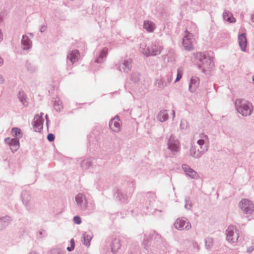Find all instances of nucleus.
Listing matches in <instances>:
<instances>
[{
	"mask_svg": "<svg viewBox=\"0 0 254 254\" xmlns=\"http://www.w3.org/2000/svg\"><path fill=\"white\" fill-rule=\"evenodd\" d=\"M234 104L237 112L243 117L250 116L253 112V106L248 100L237 99L235 100Z\"/></svg>",
	"mask_w": 254,
	"mask_h": 254,
	"instance_id": "nucleus-1",
	"label": "nucleus"
},
{
	"mask_svg": "<svg viewBox=\"0 0 254 254\" xmlns=\"http://www.w3.org/2000/svg\"><path fill=\"white\" fill-rule=\"evenodd\" d=\"M196 59L197 60L196 64L198 68L203 72H205L206 70L211 68L213 65L212 59L206 53H197L196 55Z\"/></svg>",
	"mask_w": 254,
	"mask_h": 254,
	"instance_id": "nucleus-2",
	"label": "nucleus"
},
{
	"mask_svg": "<svg viewBox=\"0 0 254 254\" xmlns=\"http://www.w3.org/2000/svg\"><path fill=\"white\" fill-rule=\"evenodd\" d=\"M163 49L162 42L159 41H155L146 49L141 47V51L144 55L148 57L149 56H156L160 54Z\"/></svg>",
	"mask_w": 254,
	"mask_h": 254,
	"instance_id": "nucleus-3",
	"label": "nucleus"
},
{
	"mask_svg": "<svg viewBox=\"0 0 254 254\" xmlns=\"http://www.w3.org/2000/svg\"><path fill=\"white\" fill-rule=\"evenodd\" d=\"M21 200L26 209L31 211L34 208V202L30 192L27 190H23L21 194Z\"/></svg>",
	"mask_w": 254,
	"mask_h": 254,
	"instance_id": "nucleus-4",
	"label": "nucleus"
},
{
	"mask_svg": "<svg viewBox=\"0 0 254 254\" xmlns=\"http://www.w3.org/2000/svg\"><path fill=\"white\" fill-rule=\"evenodd\" d=\"M168 149L173 154H175L180 150V143L176 137L171 134L167 141Z\"/></svg>",
	"mask_w": 254,
	"mask_h": 254,
	"instance_id": "nucleus-5",
	"label": "nucleus"
},
{
	"mask_svg": "<svg viewBox=\"0 0 254 254\" xmlns=\"http://www.w3.org/2000/svg\"><path fill=\"white\" fill-rule=\"evenodd\" d=\"M185 35L183 39V46L186 51H190L193 50L192 44L194 41L193 35L187 30L185 32Z\"/></svg>",
	"mask_w": 254,
	"mask_h": 254,
	"instance_id": "nucleus-6",
	"label": "nucleus"
},
{
	"mask_svg": "<svg viewBox=\"0 0 254 254\" xmlns=\"http://www.w3.org/2000/svg\"><path fill=\"white\" fill-rule=\"evenodd\" d=\"M175 228L178 230H189L191 228V224L186 217L178 218L174 223Z\"/></svg>",
	"mask_w": 254,
	"mask_h": 254,
	"instance_id": "nucleus-7",
	"label": "nucleus"
},
{
	"mask_svg": "<svg viewBox=\"0 0 254 254\" xmlns=\"http://www.w3.org/2000/svg\"><path fill=\"white\" fill-rule=\"evenodd\" d=\"M132 60L129 58H126L122 60L120 63L117 65V68L122 72L128 73L131 69Z\"/></svg>",
	"mask_w": 254,
	"mask_h": 254,
	"instance_id": "nucleus-8",
	"label": "nucleus"
},
{
	"mask_svg": "<svg viewBox=\"0 0 254 254\" xmlns=\"http://www.w3.org/2000/svg\"><path fill=\"white\" fill-rule=\"evenodd\" d=\"M75 200L79 209L85 211L88 207V201L85 196L81 193L77 194L75 197Z\"/></svg>",
	"mask_w": 254,
	"mask_h": 254,
	"instance_id": "nucleus-9",
	"label": "nucleus"
},
{
	"mask_svg": "<svg viewBox=\"0 0 254 254\" xmlns=\"http://www.w3.org/2000/svg\"><path fill=\"white\" fill-rule=\"evenodd\" d=\"M240 207L242 210L246 214H251L254 210V205L252 201L243 199L240 202Z\"/></svg>",
	"mask_w": 254,
	"mask_h": 254,
	"instance_id": "nucleus-10",
	"label": "nucleus"
},
{
	"mask_svg": "<svg viewBox=\"0 0 254 254\" xmlns=\"http://www.w3.org/2000/svg\"><path fill=\"white\" fill-rule=\"evenodd\" d=\"M43 114H41V116L36 115L34 118L32 122V125L34 129L36 132H40L43 129V122L44 120L42 119V116Z\"/></svg>",
	"mask_w": 254,
	"mask_h": 254,
	"instance_id": "nucleus-11",
	"label": "nucleus"
},
{
	"mask_svg": "<svg viewBox=\"0 0 254 254\" xmlns=\"http://www.w3.org/2000/svg\"><path fill=\"white\" fill-rule=\"evenodd\" d=\"M110 128L114 132H118L121 129V122L119 116H116L109 122Z\"/></svg>",
	"mask_w": 254,
	"mask_h": 254,
	"instance_id": "nucleus-12",
	"label": "nucleus"
},
{
	"mask_svg": "<svg viewBox=\"0 0 254 254\" xmlns=\"http://www.w3.org/2000/svg\"><path fill=\"white\" fill-rule=\"evenodd\" d=\"M182 169L185 172L186 174L190 178L193 179H198L199 177L198 174L191 168L188 165L184 164L182 166Z\"/></svg>",
	"mask_w": 254,
	"mask_h": 254,
	"instance_id": "nucleus-13",
	"label": "nucleus"
},
{
	"mask_svg": "<svg viewBox=\"0 0 254 254\" xmlns=\"http://www.w3.org/2000/svg\"><path fill=\"white\" fill-rule=\"evenodd\" d=\"M4 141L10 146L12 152L17 151L19 147V142L17 138L7 137L4 139Z\"/></svg>",
	"mask_w": 254,
	"mask_h": 254,
	"instance_id": "nucleus-14",
	"label": "nucleus"
},
{
	"mask_svg": "<svg viewBox=\"0 0 254 254\" xmlns=\"http://www.w3.org/2000/svg\"><path fill=\"white\" fill-rule=\"evenodd\" d=\"M238 40L239 45L243 52H246L248 42L246 33H242L238 35Z\"/></svg>",
	"mask_w": 254,
	"mask_h": 254,
	"instance_id": "nucleus-15",
	"label": "nucleus"
},
{
	"mask_svg": "<svg viewBox=\"0 0 254 254\" xmlns=\"http://www.w3.org/2000/svg\"><path fill=\"white\" fill-rule=\"evenodd\" d=\"M21 48L23 51H28L32 48V41L26 35L22 36L21 41Z\"/></svg>",
	"mask_w": 254,
	"mask_h": 254,
	"instance_id": "nucleus-16",
	"label": "nucleus"
},
{
	"mask_svg": "<svg viewBox=\"0 0 254 254\" xmlns=\"http://www.w3.org/2000/svg\"><path fill=\"white\" fill-rule=\"evenodd\" d=\"M207 150V147L204 148L203 150H196L195 147L191 146L190 150V155L193 157L194 158H200L203 154Z\"/></svg>",
	"mask_w": 254,
	"mask_h": 254,
	"instance_id": "nucleus-17",
	"label": "nucleus"
},
{
	"mask_svg": "<svg viewBox=\"0 0 254 254\" xmlns=\"http://www.w3.org/2000/svg\"><path fill=\"white\" fill-rule=\"evenodd\" d=\"M199 85V79L196 76H192L190 79L189 84V91L191 92H194Z\"/></svg>",
	"mask_w": 254,
	"mask_h": 254,
	"instance_id": "nucleus-18",
	"label": "nucleus"
},
{
	"mask_svg": "<svg viewBox=\"0 0 254 254\" xmlns=\"http://www.w3.org/2000/svg\"><path fill=\"white\" fill-rule=\"evenodd\" d=\"M12 219L9 216L5 215L0 217V231L5 229L11 222Z\"/></svg>",
	"mask_w": 254,
	"mask_h": 254,
	"instance_id": "nucleus-19",
	"label": "nucleus"
},
{
	"mask_svg": "<svg viewBox=\"0 0 254 254\" xmlns=\"http://www.w3.org/2000/svg\"><path fill=\"white\" fill-rule=\"evenodd\" d=\"M80 54L77 50L71 51L67 56V59L73 64L79 59Z\"/></svg>",
	"mask_w": 254,
	"mask_h": 254,
	"instance_id": "nucleus-20",
	"label": "nucleus"
},
{
	"mask_svg": "<svg viewBox=\"0 0 254 254\" xmlns=\"http://www.w3.org/2000/svg\"><path fill=\"white\" fill-rule=\"evenodd\" d=\"M236 234L237 238H239L240 236L238 233V230L236 226L234 225L229 226L226 230V235L227 237H232L234 236Z\"/></svg>",
	"mask_w": 254,
	"mask_h": 254,
	"instance_id": "nucleus-21",
	"label": "nucleus"
},
{
	"mask_svg": "<svg viewBox=\"0 0 254 254\" xmlns=\"http://www.w3.org/2000/svg\"><path fill=\"white\" fill-rule=\"evenodd\" d=\"M116 197L118 199L123 203H127L128 198L130 196V194L127 195L126 193L123 192L120 190H117L116 192Z\"/></svg>",
	"mask_w": 254,
	"mask_h": 254,
	"instance_id": "nucleus-22",
	"label": "nucleus"
},
{
	"mask_svg": "<svg viewBox=\"0 0 254 254\" xmlns=\"http://www.w3.org/2000/svg\"><path fill=\"white\" fill-rule=\"evenodd\" d=\"M108 54V48L105 47L103 48L100 52L99 55L97 56L95 62L97 63H102L106 59Z\"/></svg>",
	"mask_w": 254,
	"mask_h": 254,
	"instance_id": "nucleus-23",
	"label": "nucleus"
},
{
	"mask_svg": "<svg viewBox=\"0 0 254 254\" xmlns=\"http://www.w3.org/2000/svg\"><path fill=\"white\" fill-rule=\"evenodd\" d=\"M155 27V24L153 22L149 20L144 21L143 28L148 32H153Z\"/></svg>",
	"mask_w": 254,
	"mask_h": 254,
	"instance_id": "nucleus-24",
	"label": "nucleus"
},
{
	"mask_svg": "<svg viewBox=\"0 0 254 254\" xmlns=\"http://www.w3.org/2000/svg\"><path fill=\"white\" fill-rule=\"evenodd\" d=\"M155 85L160 89H163L168 86L165 81V79H164V78L161 76L159 77L156 80Z\"/></svg>",
	"mask_w": 254,
	"mask_h": 254,
	"instance_id": "nucleus-25",
	"label": "nucleus"
},
{
	"mask_svg": "<svg viewBox=\"0 0 254 254\" xmlns=\"http://www.w3.org/2000/svg\"><path fill=\"white\" fill-rule=\"evenodd\" d=\"M92 165L91 158H88L82 160L80 163V167L83 170H86L90 168Z\"/></svg>",
	"mask_w": 254,
	"mask_h": 254,
	"instance_id": "nucleus-26",
	"label": "nucleus"
},
{
	"mask_svg": "<svg viewBox=\"0 0 254 254\" xmlns=\"http://www.w3.org/2000/svg\"><path fill=\"white\" fill-rule=\"evenodd\" d=\"M223 17L225 20L230 23L235 22V19L233 17L232 13L228 10H224L223 13Z\"/></svg>",
	"mask_w": 254,
	"mask_h": 254,
	"instance_id": "nucleus-27",
	"label": "nucleus"
},
{
	"mask_svg": "<svg viewBox=\"0 0 254 254\" xmlns=\"http://www.w3.org/2000/svg\"><path fill=\"white\" fill-rule=\"evenodd\" d=\"M157 119L159 121L161 122H165L168 120V115L167 113L166 110L160 111L157 116Z\"/></svg>",
	"mask_w": 254,
	"mask_h": 254,
	"instance_id": "nucleus-28",
	"label": "nucleus"
},
{
	"mask_svg": "<svg viewBox=\"0 0 254 254\" xmlns=\"http://www.w3.org/2000/svg\"><path fill=\"white\" fill-rule=\"evenodd\" d=\"M18 98L20 102L24 106L28 105V102L26 97V95L23 91H19L18 94Z\"/></svg>",
	"mask_w": 254,
	"mask_h": 254,
	"instance_id": "nucleus-29",
	"label": "nucleus"
},
{
	"mask_svg": "<svg viewBox=\"0 0 254 254\" xmlns=\"http://www.w3.org/2000/svg\"><path fill=\"white\" fill-rule=\"evenodd\" d=\"M54 107L57 111L60 112L63 109L62 101L58 98H56L54 101Z\"/></svg>",
	"mask_w": 254,
	"mask_h": 254,
	"instance_id": "nucleus-30",
	"label": "nucleus"
},
{
	"mask_svg": "<svg viewBox=\"0 0 254 254\" xmlns=\"http://www.w3.org/2000/svg\"><path fill=\"white\" fill-rule=\"evenodd\" d=\"M12 135L16 137V138H21L22 137V133L20 128L18 127H13L11 130Z\"/></svg>",
	"mask_w": 254,
	"mask_h": 254,
	"instance_id": "nucleus-31",
	"label": "nucleus"
},
{
	"mask_svg": "<svg viewBox=\"0 0 254 254\" xmlns=\"http://www.w3.org/2000/svg\"><path fill=\"white\" fill-rule=\"evenodd\" d=\"M140 74L139 72H134L132 73L130 76L131 80L134 83H137L139 81Z\"/></svg>",
	"mask_w": 254,
	"mask_h": 254,
	"instance_id": "nucleus-32",
	"label": "nucleus"
},
{
	"mask_svg": "<svg viewBox=\"0 0 254 254\" xmlns=\"http://www.w3.org/2000/svg\"><path fill=\"white\" fill-rule=\"evenodd\" d=\"M185 207L187 210H190L192 207V203L190 197H186Z\"/></svg>",
	"mask_w": 254,
	"mask_h": 254,
	"instance_id": "nucleus-33",
	"label": "nucleus"
},
{
	"mask_svg": "<svg viewBox=\"0 0 254 254\" xmlns=\"http://www.w3.org/2000/svg\"><path fill=\"white\" fill-rule=\"evenodd\" d=\"M26 66L28 71L33 72L36 71V68L30 63L27 62L26 63Z\"/></svg>",
	"mask_w": 254,
	"mask_h": 254,
	"instance_id": "nucleus-34",
	"label": "nucleus"
},
{
	"mask_svg": "<svg viewBox=\"0 0 254 254\" xmlns=\"http://www.w3.org/2000/svg\"><path fill=\"white\" fill-rule=\"evenodd\" d=\"M163 78H164V79H165V81L166 84H167V85H168L171 83V82L172 81V79H173L172 73H169L165 77H164Z\"/></svg>",
	"mask_w": 254,
	"mask_h": 254,
	"instance_id": "nucleus-35",
	"label": "nucleus"
},
{
	"mask_svg": "<svg viewBox=\"0 0 254 254\" xmlns=\"http://www.w3.org/2000/svg\"><path fill=\"white\" fill-rule=\"evenodd\" d=\"M183 75V70L181 68H179L177 70V75L175 82H177L179 81L182 77Z\"/></svg>",
	"mask_w": 254,
	"mask_h": 254,
	"instance_id": "nucleus-36",
	"label": "nucleus"
},
{
	"mask_svg": "<svg viewBox=\"0 0 254 254\" xmlns=\"http://www.w3.org/2000/svg\"><path fill=\"white\" fill-rule=\"evenodd\" d=\"M189 124L186 120H182L180 124V127L181 129H187L189 127Z\"/></svg>",
	"mask_w": 254,
	"mask_h": 254,
	"instance_id": "nucleus-37",
	"label": "nucleus"
},
{
	"mask_svg": "<svg viewBox=\"0 0 254 254\" xmlns=\"http://www.w3.org/2000/svg\"><path fill=\"white\" fill-rule=\"evenodd\" d=\"M93 234L92 232L89 230L87 232H85L82 237V238H93Z\"/></svg>",
	"mask_w": 254,
	"mask_h": 254,
	"instance_id": "nucleus-38",
	"label": "nucleus"
},
{
	"mask_svg": "<svg viewBox=\"0 0 254 254\" xmlns=\"http://www.w3.org/2000/svg\"><path fill=\"white\" fill-rule=\"evenodd\" d=\"M160 237V235L156 233L155 231H151L150 232L149 238H157Z\"/></svg>",
	"mask_w": 254,
	"mask_h": 254,
	"instance_id": "nucleus-39",
	"label": "nucleus"
},
{
	"mask_svg": "<svg viewBox=\"0 0 254 254\" xmlns=\"http://www.w3.org/2000/svg\"><path fill=\"white\" fill-rule=\"evenodd\" d=\"M200 139L205 142L206 143H208L209 141V138L207 135L205 134L202 133H200L199 135Z\"/></svg>",
	"mask_w": 254,
	"mask_h": 254,
	"instance_id": "nucleus-40",
	"label": "nucleus"
},
{
	"mask_svg": "<svg viewBox=\"0 0 254 254\" xmlns=\"http://www.w3.org/2000/svg\"><path fill=\"white\" fill-rule=\"evenodd\" d=\"M73 222L76 224H80L81 223V220L80 217L78 216H75L73 217Z\"/></svg>",
	"mask_w": 254,
	"mask_h": 254,
	"instance_id": "nucleus-41",
	"label": "nucleus"
},
{
	"mask_svg": "<svg viewBox=\"0 0 254 254\" xmlns=\"http://www.w3.org/2000/svg\"><path fill=\"white\" fill-rule=\"evenodd\" d=\"M47 139L50 142L53 141L55 139V135L52 133H49L47 136Z\"/></svg>",
	"mask_w": 254,
	"mask_h": 254,
	"instance_id": "nucleus-42",
	"label": "nucleus"
},
{
	"mask_svg": "<svg viewBox=\"0 0 254 254\" xmlns=\"http://www.w3.org/2000/svg\"><path fill=\"white\" fill-rule=\"evenodd\" d=\"M197 144L200 146V149L201 150H203L204 148H203L202 146L206 143L202 140L199 139L197 141Z\"/></svg>",
	"mask_w": 254,
	"mask_h": 254,
	"instance_id": "nucleus-43",
	"label": "nucleus"
},
{
	"mask_svg": "<svg viewBox=\"0 0 254 254\" xmlns=\"http://www.w3.org/2000/svg\"><path fill=\"white\" fill-rule=\"evenodd\" d=\"M70 243H71V247H67V249L69 251H71L72 250H73L74 249V241L73 239H71V241H70Z\"/></svg>",
	"mask_w": 254,
	"mask_h": 254,
	"instance_id": "nucleus-44",
	"label": "nucleus"
},
{
	"mask_svg": "<svg viewBox=\"0 0 254 254\" xmlns=\"http://www.w3.org/2000/svg\"><path fill=\"white\" fill-rule=\"evenodd\" d=\"M46 29H47L46 25H42L40 28V32L41 33L44 32L46 30Z\"/></svg>",
	"mask_w": 254,
	"mask_h": 254,
	"instance_id": "nucleus-45",
	"label": "nucleus"
},
{
	"mask_svg": "<svg viewBox=\"0 0 254 254\" xmlns=\"http://www.w3.org/2000/svg\"><path fill=\"white\" fill-rule=\"evenodd\" d=\"M90 240L89 239H84V243L85 244H86L87 246H89V241Z\"/></svg>",
	"mask_w": 254,
	"mask_h": 254,
	"instance_id": "nucleus-46",
	"label": "nucleus"
},
{
	"mask_svg": "<svg viewBox=\"0 0 254 254\" xmlns=\"http://www.w3.org/2000/svg\"><path fill=\"white\" fill-rule=\"evenodd\" d=\"M4 80L3 78L2 77V76L0 75V83L2 84L4 83Z\"/></svg>",
	"mask_w": 254,
	"mask_h": 254,
	"instance_id": "nucleus-47",
	"label": "nucleus"
},
{
	"mask_svg": "<svg viewBox=\"0 0 254 254\" xmlns=\"http://www.w3.org/2000/svg\"><path fill=\"white\" fill-rule=\"evenodd\" d=\"M3 63V59L1 57H0V66L2 65Z\"/></svg>",
	"mask_w": 254,
	"mask_h": 254,
	"instance_id": "nucleus-48",
	"label": "nucleus"
},
{
	"mask_svg": "<svg viewBox=\"0 0 254 254\" xmlns=\"http://www.w3.org/2000/svg\"><path fill=\"white\" fill-rule=\"evenodd\" d=\"M43 233H45L44 231H41L39 232L40 235L41 236V237H44V235H43Z\"/></svg>",
	"mask_w": 254,
	"mask_h": 254,
	"instance_id": "nucleus-49",
	"label": "nucleus"
},
{
	"mask_svg": "<svg viewBox=\"0 0 254 254\" xmlns=\"http://www.w3.org/2000/svg\"><path fill=\"white\" fill-rule=\"evenodd\" d=\"M251 19H252V21L254 22V14L252 15Z\"/></svg>",
	"mask_w": 254,
	"mask_h": 254,
	"instance_id": "nucleus-50",
	"label": "nucleus"
},
{
	"mask_svg": "<svg viewBox=\"0 0 254 254\" xmlns=\"http://www.w3.org/2000/svg\"><path fill=\"white\" fill-rule=\"evenodd\" d=\"M212 243V239H208V241H206V243Z\"/></svg>",
	"mask_w": 254,
	"mask_h": 254,
	"instance_id": "nucleus-51",
	"label": "nucleus"
},
{
	"mask_svg": "<svg viewBox=\"0 0 254 254\" xmlns=\"http://www.w3.org/2000/svg\"><path fill=\"white\" fill-rule=\"evenodd\" d=\"M172 112H173V118H174V117H175V111H174V110H172Z\"/></svg>",
	"mask_w": 254,
	"mask_h": 254,
	"instance_id": "nucleus-52",
	"label": "nucleus"
},
{
	"mask_svg": "<svg viewBox=\"0 0 254 254\" xmlns=\"http://www.w3.org/2000/svg\"><path fill=\"white\" fill-rule=\"evenodd\" d=\"M49 122V120H46V123H47V126L48 125Z\"/></svg>",
	"mask_w": 254,
	"mask_h": 254,
	"instance_id": "nucleus-53",
	"label": "nucleus"
},
{
	"mask_svg": "<svg viewBox=\"0 0 254 254\" xmlns=\"http://www.w3.org/2000/svg\"><path fill=\"white\" fill-rule=\"evenodd\" d=\"M46 120H48V117L47 115H46Z\"/></svg>",
	"mask_w": 254,
	"mask_h": 254,
	"instance_id": "nucleus-54",
	"label": "nucleus"
},
{
	"mask_svg": "<svg viewBox=\"0 0 254 254\" xmlns=\"http://www.w3.org/2000/svg\"><path fill=\"white\" fill-rule=\"evenodd\" d=\"M253 82H254V76H253Z\"/></svg>",
	"mask_w": 254,
	"mask_h": 254,
	"instance_id": "nucleus-55",
	"label": "nucleus"
},
{
	"mask_svg": "<svg viewBox=\"0 0 254 254\" xmlns=\"http://www.w3.org/2000/svg\"><path fill=\"white\" fill-rule=\"evenodd\" d=\"M34 254V253H31V254Z\"/></svg>",
	"mask_w": 254,
	"mask_h": 254,
	"instance_id": "nucleus-56",
	"label": "nucleus"
}]
</instances>
